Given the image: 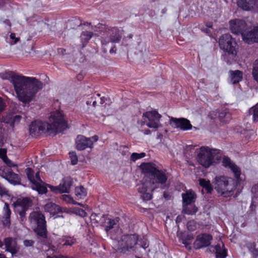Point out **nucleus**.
<instances>
[{
	"label": "nucleus",
	"instance_id": "1",
	"mask_svg": "<svg viewBox=\"0 0 258 258\" xmlns=\"http://www.w3.org/2000/svg\"><path fill=\"white\" fill-rule=\"evenodd\" d=\"M6 79L10 80L19 101L29 103L36 93L43 88V83L35 77L18 75L13 72L6 73Z\"/></svg>",
	"mask_w": 258,
	"mask_h": 258
},
{
	"label": "nucleus",
	"instance_id": "2",
	"mask_svg": "<svg viewBox=\"0 0 258 258\" xmlns=\"http://www.w3.org/2000/svg\"><path fill=\"white\" fill-rule=\"evenodd\" d=\"M52 122L49 123L38 119L31 122L29 126V133L32 138H37L42 134L46 133L48 135H56L61 132L68 127V122L64 116L59 112L51 115Z\"/></svg>",
	"mask_w": 258,
	"mask_h": 258
},
{
	"label": "nucleus",
	"instance_id": "3",
	"mask_svg": "<svg viewBox=\"0 0 258 258\" xmlns=\"http://www.w3.org/2000/svg\"><path fill=\"white\" fill-rule=\"evenodd\" d=\"M25 173L31 184L32 188L37 191L39 194L46 193L47 186L55 194L69 193L73 183V179L70 176H67L62 179L59 185L54 186L45 184L41 179L39 172L35 173L30 168L26 169Z\"/></svg>",
	"mask_w": 258,
	"mask_h": 258
},
{
	"label": "nucleus",
	"instance_id": "4",
	"mask_svg": "<svg viewBox=\"0 0 258 258\" xmlns=\"http://www.w3.org/2000/svg\"><path fill=\"white\" fill-rule=\"evenodd\" d=\"M219 45L224 52L223 55L224 60L227 63H231L237 56L238 49L235 38H233L229 33L222 34L219 39Z\"/></svg>",
	"mask_w": 258,
	"mask_h": 258
},
{
	"label": "nucleus",
	"instance_id": "5",
	"mask_svg": "<svg viewBox=\"0 0 258 258\" xmlns=\"http://www.w3.org/2000/svg\"><path fill=\"white\" fill-rule=\"evenodd\" d=\"M28 219L40 241L43 244H46L48 243L47 231L44 216L40 212L34 211L30 214Z\"/></svg>",
	"mask_w": 258,
	"mask_h": 258
},
{
	"label": "nucleus",
	"instance_id": "6",
	"mask_svg": "<svg viewBox=\"0 0 258 258\" xmlns=\"http://www.w3.org/2000/svg\"><path fill=\"white\" fill-rule=\"evenodd\" d=\"M96 34L101 37L102 45L109 42L118 43L121 39V33L117 27H108L104 24L99 23L96 26Z\"/></svg>",
	"mask_w": 258,
	"mask_h": 258
},
{
	"label": "nucleus",
	"instance_id": "7",
	"mask_svg": "<svg viewBox=\"0 0 258 258\" xmlns=\"http://www.w3.org/2000/svg\"><path fill=\"white\" fill-rule=\"evenodd\" d=\"M222 158L220 150L211 149L207 146H202L197 152V161H214L215 159L220 161Z\"/></svg>",
	"mask_w": 258,
	"mask_h": 258
},
{
	"label": "nucleus",
	"instance_id": "8",
	"mask_svg": "<svg viewBox=\"0 0 258 258\" xmlns=\"http://www.w3.org/2000/svg\"><path fill=\"white\" fill-rule=\"evenodd\" d=\"M138 240V236L136 234L122 235L117 242L115 245L116 250L123 253L134 250Z\"/></svg>",
	"mask_w": 258,
	"mask_h": 258
},
{
	"label": "nucleus",
	"instance_id": "9",
	"mask_svg": "<svg viewBox=\"0 0 258 258\" xmlns=\"http://www.w3.org/2000/svg\"><path fill=\"white\" fill-rule=\"evenodd\" d=\"M213 183L218 192L224 197L229 196L235 189V186L230 184L228 177L224 176H216Z\"/></svg>",
	"mask_w": 258,
	"mask_h": 258
},
{
	"label": "nucleus",
	"instance_id": "10",
	"mask_svg": "<svg viewBox=\"0 0 258 258\" xmlns=\"http://www.w3.org/2000/svg\"><path fill=\"white\" fill-rule=\"evenodd\" d=\"M15 211L19 214L21 221H24L26 218V212L32 205V200L28 198L18 200L13 203Z\"/></svg>",
	"mask_w": 258,
	"mask_h": 258
},
{
	"label": "nucleus",
	"instance_id": "11",
	"mask_svg": "<svg viewBox=\"0 0 258 258\" xmlns=\"http://www.w3.org/2000/svg\"><path fill=\"white\" fill-rule=\"evenodd\" d=\"M229 25L231 32L237 35L240 34L243 39V35L248 30L245 21L240 19L232 20L229 21Z\"/></svg>",
	"mask_w": 258,
	"mask_h": 258
},
{
	"label": "nucleus",
	"instance_id": "12",
	"mask_svg": "<svg viewBox=\"0 0 258 258\" xmlns=\"http://www.w3.org/2000/svg\"><path fill=\"white\" fill-rule=\"evenodd\" d=\"M143 116L148 120L147 125L149 127L158 128L161 126L160 120L161 115L156 110L146 111L143 113Z\"/></svg>",
	"mask_w": 258,
	"mask_h": 258
},
{
	"label": "nucleus",
	"instance_id": "13",
	"mask_svg": "<svg viewBox=\"0 0 258 258\" xmlns=\"http://www.w3.org/2000/svg\"><path fill=\"white\" fill-rule=\"evenodd\" d=\"M168 177V173L166 171L159 170L157 168L150 178V184H164L166 182Z\"/></svg>",
	"mask_w": 258,
	"mask_h": 258
},
{
	"label": "nucleus",
	"instance_id": "14",
	"mask_svg": "<svg viewBox=\"0 0 258 258\" xmlns=\"http://www.w3.org/2000/svg\"><path fill=\"white\" fill-rule=\"evenodd\" d=\"M9 182L14 185L20 184V178L18 174L11 171L10 168L5 167L3 169H0V174Z\"/></svg>",
	"mask_w": 258,
	"mask_h": 258
},
{
	"label": "nucleus",
	"instance_id": "15",
	"mask_svg": "<svg viewBox=\"0 0 258 258\" xmlns=\"http://www.w3.org/2000/svg\"><path fill=\"white\" fill-rule=\"evenodd\" d=\"M76 149L79 151L84 150L87 148L92 149L93 147V141L90 138L83 135H78L76 140Z\"/></svg>",
	"mask_w": 258,
	"mask_h": 258
},
{
	"label": "nucleus",
	"instance_id": "16",
	"mask_svg": "<svg viewBox=\"0 0 258 258\" xmlns=\"http://www.w3.org/2000/svg\"><path fill=\"white\" fill-rule=\"evenodd\" d=\"M243 41L248 44L258 43V25L254 26L243 35Z\"/></svg>",
	"mask_w": 258,
	"mask_h": 258
},
{
	"label": "nucleus",
	"instance_id": "17",
	"mask_svg": "<svg viewBox=\"0 0 258 258\" xmlns=\"http://www.w3.org/2000/svg\"><path fill=\"white\" fill-rule=\"evenodd\" d=\"M212 236L208 234H202L197 237L194 242V246L196 249L207 247L211 244Z\"/></svg>",
	"mask_w": 258,
	"mask_h": 258
},
{
	"label": "nucleus",
	"instance_id": "18",
	"mask_svg": "<svg viewBox=\"0 0 258 258\" xmlns=\"http://www.w3.org/2000/svg\"><path fill=\"white\" fill-rule=\"evenodd\" d=\"M6 246V250L11 252L12 255L18 253L19 247L18 246L16 239L13 237H7L4 240V243Z\"/></svg>",
	"mask_w": 258,
	"mask_h": 258
},
{
	"label": "nucleus",
	"instance_id": "19",
	"mask_svg": "<svg viewBox=\"0 0 258 258\" xmlns=\"http://www.w3.org/2000/svg\"><path fill=\"white\" fill-rule=\"evenodd\" d=\"M171 122H173L177 128H180L183 131L191 130L192 125L189 120L184 118H176L171 117L170 119Z\"/></svg>",
	"mask_w": 258,
	"mask_h": 258
},
{
	"label": "nucleus",
	"instance_id": "20",
	"mask_svg": "<svg viewBox=\"0 0 258 258\" xmlns=\"http://www.w3.org/2000/svg\"><path fill=\"white\" fill-rule=\"evenodd\" d=\"M139 168L145 176L149 177L150 178L157 169L153 162H143L139 166Z\"/></svg>",
	"mask_w": 258,
	"mask_h": 258
},
{
	"label": "nucleus",
	"instance_id": "21",
	"mask_svg": "<svg viewBox=\"0 0 258 258\" xmlns=\"http://www.w3.org/2000/svg\"><path fill=\"white\" fill-rule=\"evenodd\" d=\"M224 245L223 243H219L215 246H211V251L215 252L217 258H225L227 256L226 250L224 248Z\"/></svg>",
	"mask_w": 258,
	"mask_h": 258
},
{
	"label": "nucleus",
	"instance_id": "22",
	"mask_svg": "<svg viewBox=\"0 0 258 258\" xmlns=\"http://www.w3.org/2000/svg\"><path fill=\"white\" fill-rule=\"evenodd\" d=\"M223 166L231 169L234 174V176L237 180L239 182L241 179L240 178L241 170L240 168L234 162H223Z\"/></svg>",
	"mask_w": 258,
	"mask_h": 258
},
{
	"label": "nucleus",
	"instance_id": "23",
	"mask_svg": "<svg viewBox=\"0 0 258 258\" xmlns=\"http://www.w3.org/2000/svg\"><path fill=\"white\" fill-rule=\"evenodd\" d=\"M11 211L10 209L9 205L5 203L3 208V217L2 222L5 226H9L10 224V216Z\"/></svg>",
	"mask_w": 258,
	"mask_h": 258
},
{
	"label": "nucleus",
	"instance_id": "24",
	"mask_svg": "<svg viewBox=\"0 0 258 258\" xmlns=\"http://www.w3.org/2000/svg\"><path fill=\"white\" fill-rule=\"evenodd\" d=\"M254 0H237V6L245 11H250L253 9Z\"/></svg>",
	"mask_w": 258,
	"mask_h": 258
},
{
	"label": "nucleus",
	"instance_id": "25",
	"mask_svg": "<svg viewBox=\"0 0 258 258\" xmlns=\"http://www.w3.org/2000/svg\"><path fill=\"white\" fill-rule=\"evenodd\" d=\"M218 118L221 122L229 123L232 119L231 113L227 109L222 110L219 113Z\"/></svg>",
	"mask_w": 258,
	"mask_h": 258
},
{
	"label": "nucleus",
	"instance_id": "26",
	"mask_svg": "<svg viewBox=\"0 0 258 258\" xmlns=\"http://www.w3.org/2000/svg\"><path fill=\"white\" fill-rule=\"evenodd\" d=\"M231 81L233 84L239 83L242 80L243 73L239 70L230 71Z\"/></svg>",
	"mask_w": 258,
	"mask_h": 258
},
{
	"label": "nucleus",
	"instance_id": "27",
	"mask_svg": "<svg viewBox=\"0 0 258 258\" xmlns=\"http://www.w3.org/2000/svg\"><path fill=\"white\" fill-rule=\"evenodd\" d=\"M94 34L92 31H83L80 35V40L82 43V47L86 46Z\"/></svg>",
	"mask_w": 258,
	"mask_h": 258
},
{
	"label": "nucleus",
	"instance_id": "28",
	"mask_svg": "<svg viewBox=\"0 0 258 258\" xmlns=\"http://www.w3.org/2000/svg\"><path fill=\"white\" fill-rule=\"evenodd\" d=\"M198 208L192 204L183 205V211L184 214L187 215H194L198 211Z\"/></svg>",
	"mask_w": 258,
	"mask_h": 258
},
{
	"label": "nucleus",
	"instance_id": "29",
	"mask_svg": "<svg viewBox=\"0 0 258 258\" xmlns=\"http://www.w3.org/2000/svg\"><path fill=\"white\" fill-rule=\"evenodd\" d=\"M183 205L192 204L194 201L195 195L194 192L192 191H188L186 194H183Z\"/></svg>",
	"mask_w": 258,
	"mask_h": 258
},
{
	"label": "nucleus",
	"instance_id": "30",
	"mask_svg": "<svg viewBox=\"0 0 258 258\" xmlns=\"http://www.w3.org/2000/svg\"><path fill=\"white\" fill-rule=\"evenodd\" d=\"M44 208L45 211L51 213H55L60 211V207L52 202L47 203L44 206Z\"/></svg>",
	"mask_w": 258,
	"mask_h": 258
},
{
	"label": "nucleus",
	"instance_id": "31",
	"mask_svg": "<svg viewBox=\"0 0 258 258\" xmlns=\"http://www.w3.org/2000/svg\"><path fill=\"white\" fill-rule=\"evenodd\" d=\"M100 95L98 93L94 95L93 96L89 99V100L87 101L86 104L89 105H91L92 103V105L94 107H95L97 104V102L98 100H100V103L101 104H103L104 103V100L103 98H101L100 97Z\"/></svg>",
	"mask_w": 258,
	"mask_h": 258
},
{
	"label": "nucleus",
	"instance_id": "32",
	"mask_svg": "<svg viewBox=\"0 0 258 258\" xmlns=\"http://www.w3.org/2000/svg\"><path fill=\"white\" fill-rule=\"evenodd\" d=\"M249 114L252 116L253 122H258V103L249 109Z\"/></svg>",
	"mask_w": 258,
	"mask_h": 258
},
{
	"label": "nucleus",
	"instance_id": "33",
	"mask_svg": "<svg viewBox=\"0 0 258 258\" xmlns=\"http://www.w3.org/2000/svg\"><path fill=\"white\" fill-rule=\"evenodd\" d=\"M199 181V184L201 186L205 188L208 192H211L213 188L209 180H206L204 178H200Z\"/></svg>",
	"mask_w": 258,
	"mask_h": 258
},
{
	"label": "nucleus",
	"instance_id": "34",
	"mask_svg": "<svg viewBox=\"0 0 258 258\" xmlns=\"http://www.w3.org/2000/svg\"><path fill=\"white\" fill-rule=\"evenodd\" d=\"M251 75L253 80L258 84V59L252 64Z\"/></svg>",
	"mask_w": 258,
	"mask_h": 258
},
{
	"label": "nucleus",
	"instance_id": "35",
	"mask_svg": "<svg viewBox=\"0 0 258 258\" xmlns=\"http://www.w3.org/2000/svg\"><path fill=\"white\" fill-rule=\"evenodd\" d=\"M148 184H150L149 182H145L141 184H139L138 188V191L139 192L143 194L144 192L147 191L148 190H153L154 188H149L148 187Z\"/></svg>",
	"mask_w": 258,
	"mask_h": 258
},
{
	"label": "nucleus",
	"instance_id": "36",
	"mask_svg": "<svg viewBox=\"0 0 258 258\" xmlns=\"http://www.w3.org/2000/svg\"><path fill=\"white\" fill-rule=\"evenodd\" d=\"M108 220L107 224L105 225V231L107 233L112 228H113L115 225L117 224L118 222L119 218H116L114 219H108Z\"/></svg>",
	"mask_w": 258,
	"mask_h": 258
},
{
	"label": "nucleus",
	"instance_id": "37",
	"mask_svg": "<svg viewBox=\"0 0 258 258\" xmlns=\"http://www.w3.org/2000/svg\"><path fill=\"white\" fill-rule=\"evenodd\" d=\"M75 194L76 196L80 199L84 198L87 195L86 189L82 186H80L76 188Z\"/></svg>",
	"mask_w": 258,
	"mask_h": 258
},
{
	"label": "nucleus",
	"instance_id": "38",
	"mask_svg": "<svg viewBox=\"0 0 258 258\" xmlns=\"http://www.w3.org/2000/svg\"><path fill=\"white\" fill-rule=\"evenodd\" d=\"M61 242L64 243L62 244L63 246L69 245L72 246L76 242V239L74 237L64 236L61 239Z\"/></svg>",
	"mask_w": 258,
	"mask_h": 258
},
{
	"label": "nucleus",
	"instance_id": "39",
	"mask_svg": "<svg viewBox=\"0 0 258 258\" xmlns=\"http://www.w3.org/2000/svg\"><path fill=\"white\" fill-rule=\"evenodd\" d=\"M146 154L144 152L140 153H133L131 156V161H136L137 160L143 158L146 156Z\"/></svg>",
	"mask_w": 258,
	"mask_h": 258
},
{
	"label": "nucleus",
	"instance_id": "40",
	"mask_svg": "<svg viewBox=\"0 0 258 258\" xmlns=\"http://www.w3.org/2000/svg\"><path fill=\"white\" fill-rule=\"evenodd\" d=\"M194 238L192 235H187L185 237L182 238V242L185 245L187 248H190V243L188 242V240H190Z\"/></svg>",
	"mask_w": 258,
	"mask_h": 258
},
{
	"label": "nucleus",
	"instance_id": "41",
	"mask_svg": "<svg viewBox=\"0 0 258 258\" xmlns=\"http://www.w3.org/2000/svg\"><path fill=\"white\" fill-rule=\"evenodd\" d=\"M7 151L6 149L1 148L0 149V158H1L3 161H11L7 156Z\"/></svg>",
	"mask_w": 258,
	"mask_h": 258
},
{
	"label": "nucleus",
	"instance_id": "42",
	"mask_svg": "<svg viewBox=\"0 0 258 258\" xmlns=\"http://www.w3.org/2000/svg\"><path fill=\"white\" fill-rule=\"evenodd\" d=\"M187 228L189 231H195L197 228L196 222L194 220L188 221L187 223Z\"/></svg>",
	"mask_w": 258,
	"mask_h": 258
},
{
	"label": "nucleus",
	"instance_id": "43",
	"mask_svg": "<svg viewBox=\"0 0 258 258\" xmlns=\"http://www.w3.org/2000/svg\"><path fill=\"white\" fill-rule=\"evenodd\" d=\"M138 244L144 249L149 246V243L147 239L144 237L139 240Z\"/></svg>",
	"mask_w": 258,
	"mask_h": 258
},
{
	"label": "nucleus",
	"instance_id": "44",
	"mask_svg": "<svg viewBox=\"0 0 258 258\" xmlns=\"http://www.w3.org/2000/svg\"><path fill=\"white\" fill-rule=\"evenodd\" d=\"M120 152H121V154L123 156L128 155V148L126 146L121 145L120 146L118 149Z\"/></svg>",
	"mask_w": 258,
	"mask_h": 258
},
{
	"label": "nucleus",
	"instance_id": "45",
	"mask_svg": "<svg viewBox=\"0 0 258 258\" xmlns=\"http://www.w3.org/2000/svg\"><path fill=\"white\" fill-rule=\"evenodd\" d=\"M70 22L72 23L71 25H73L74 24H75L73 28H75V26L78 27L82 25V21L77 17L74 18Z\"/></svg>",
	"mask_w": 258,
	"mask_h": 258
},
{
	"label": "nucleus",
	"instance_id": "46",
	"mask_svg": "<svg viewBox=\"0 0 258 258\" xmlns=\"http://www.w3.org/2000/svg\"><path fill=\"white\" fill-rule=\"evenodd\" d=\"M249 251L251 253L252 257L254 258H258V249L255 247V245H253L249 248Z\"/></svg>",
	"mask_w": 258,
	"mask_h": 258
},
{
	"label": "nucleus",
	"instance_id": "47",
	"mask_svg": "<svg viewBox=\"0 0 258 258\" xmlns=\"http://www.w3.org/2000/svg\"><path fill=\"white\" fill-rule=\"evenodd\" d=\"M71 161H78V157L75 152H70L69 153Z\"/></svg>",
	"mask_w": 258,
	"mask_h": 258
},
{
	"label": "nucleus",
	"instance_id": "48",
	"mask_svg": "<svg viewBox=\"0 0 258 258\" xmlns=\"http://www.w3.org/2000/svg\"><path fill=\"white\" fill-rule=\"evenodd\" d=\"M142 197L144 201H148L152 199V195L150 192L146 191L143 194Z\"/></svg>",
	"mask_w": 258,
	"mask_h": 258
},
{
	"label": "nucleus",
	"instance_id": "49",
	"mask_svg": "<svg viewBox=\"0 0 258 258\" xmlns=\"http://www.w3.org/2000/svg\"><path fill=\"white\" fill-rule=\"evenodd\" d=\"M34 243V241L32 240H25L23 241L24 245L26 247L33 246Z\"/></svg>",
	"mask_w": 258,
	"mask_h": 258
},
{
	"label": "nucleus",
	"instance_id": "50",
	"mask_svg": "<svg viewBox=\"0 0 258 258\" xmlns=\"http://www.w3.org/2000/svg\"><path fill=\"white\" fill-rule=\"evenodd\" d=\"M10 38L12 40H14L13 42H14V44L17 43L19 41V40H20L19 37H16V34L14 33H12L10 34Z\"/></svg>",
	"mask_w": 258,
	"mask_h": 258
},
{
	"label": "nucleus",
	"instance_id": "51",
	"mask_svg": "<svg viewBox=\"0 0 258 258\" xmlns=\"http://www.w3.org/2000/svg\"><path fill=\"white\" fill-rule=\"evenodd\" d=\"M5 106V103L2 98L0 97V113L4 110Z\"/></svg>",
	"mask_w": 258,
	"mask_h": 258
},
{
	"label": "nucleus",
	"instance_id": "52",
	"mask_svg": "<svg viewBox=\"0 0 258 258\" xmlns=\"http://www.w3.org/2000/svg\"><path fill=\"white\" fill-rule=\"evenodd\" d=\"M77 213L80 216L82 217H85L87 216V213L82 209H79Z\"/></svg>",
	"mask_w": 258,
	"mask_h": 258
},
{
	"label": "nucleus",
	"instance_id": "53",
	"mask_svg": "<svg viewBox=\"0 0 258 258\" xmlns=\"http://www.w3.org/2000/svg\"><path fill=\"white\" fill-rule=\"evenodd\" d=\"M21 116L19 115H15L14 118H13V123H15V122H19L21 120Z\"/></svg>",
	"mask_w": 258,
	"mask_h": 258
},
{
	"label": "nucleus",
	"instance_id": "54",
	"mask_svg": "<svg viewBox=\"0 0 258 258\" xmlns=\"http://www.w3.org/2000/svg\"><path fill=\"white\" fill-rule=\"evenodd\" d=\"M62 198L63 200L66 201L67 202H70L71 201L73 202V200L72 199V198L70 197L69 195H63Z\"/></svg>",
	"mask_w": 258,
	"mask_h": 258
},
{
	"label": "nucleus",
	"instance_id": "55",
	"mask_svg": "<svg viewBox=\"0 0 258 258\" xmlns=\"http://www.w3.org/2000/svg\"><path fill=\"white\" fill-rule=\"evenodd\" d=\"M212 163V162H201V165L205 168H207L211 165Z\"/></svg>",
	"mask_w": 258,
	"mask_h": 258
},
{
	"label": "nucleus",
	"instance_id": "56",
	"mask_svg": "<svg viewBox=\"0 0 258 258\" xmlns=\"http://www.w3.org/2000/svg\"><path fill=\"white\" fill-rule=\"evenodd\" d=\"M116 50V47L115 45H113V46H112L111 49L109 50V52L111 54L115 53Z\"/></svg>",
	"mask_w": 258,
	"mask_h": 258
},
{
	"label": "nucleus",
	"instance_id": "57",
	"mask_svg": "<svg viewBox=\"0 0 258 258\" xmlns=\"http://www.w3.org/2000/svg\"><path fill=\"white\" fill-rule=\"evenodd\" d=\"M98 215L96 213H93L92 214V215H91V220H95L96 221V222H98V220L96 219V218L97 217Z\"/></svg>",
	"mask_w": 258,
	"mask_h": 258
},
{
	"label": "nucleus",
	"instance_id": "58",
	"mask_svg": "<svg viewBox=\"0 0 258 258\" xmlns=\"http://www.w3.org/2000/svg\"><path fill=\"white\" fill-rule=\"evenodd\" d=\"M91 140L93 141V143L94 142H96L98 140V137L97 135H95L93 136L92 138H90Z\"/></svg>",
	"mask_w": 258,
	"mask_h": 258
},
{
	"label": "nucleus",
	"instance_id": "59",
	"mask_svg": "<svg viewBox=\"0 0 258 258\" xmlns=\"http://www.w3.org/2000/svg\"><path fill=\"white\" fill-rule=\"evenodd\" d=\"M253 9H255L258 11V0H254Z\"/></svg>",
	"mask_w": 258,
	"mask_h": 258
},
{
	"label": "nucleus",
	"instance_id": "60",
	"mask_svg": "<svg viewBox=\"0 0 258 258\" xmlns=\"http://www.w3.org/2000/svg\"><path fill=\"white\" fill-rule=\"evenodd\" d=\"M222 161H231L229 157L224 156L223 157Z\"/></svg>",
	"mask_w": 258,
	"mask_h": 258
},
{
	"label": "nucleus",
	"instance_id": "61",
	"mask_svg": "<svg viewBox=\"0 0 258 258\" xmlns=\"http://www.w3.org/2000/svg\"><path fill=\"white\" fill-rule=\"evenodd\" d=\"M7 165L9 166V167H10L11 166H15V165L13 164L12 163V162H5Z\"/></svg>",
	"mask_w": 258,
	"mask_h": 258
},
{
	"label": "nucleus",
	"instance_id": "62",
	"mask_svg": "<svg viewBox=\"0 0 258 258\" xmlns=\"http://www.w3.org/2000/svg\"><path fill=\"white\" fill-rule=\"evenodd\" d=\"M144 133L146 135H149V134H150L151 133V131L149 129L145 130V132H144Z\"/></svg>",
	"mask_w": 258,
	"mask_h": 258
},
{
	"label": "nucleus",
	"instance_id": "63",
	"mask_svg": "<svg viewBox=\"0 0 258 258\" xmlns=\"http://www.w3.org/2000/svg\"><path fill=\"white\" fill-rule=\"evenodd\" d=\"M206 26L208 28H211L212 26V24L211 23H208L206 24Z\"/></svg>",
	"mask_w": 258,
	"mask_h": 258
},
{
	"label": "nucleus",
	"instance_id": "64",
	"mask_svg": "<svg viewBox=\"0 0 258 258\" xmlns=\"http://www.w3.org/2000/svg\"><path fill=\"white\" fill-rule=\"evenodd\" d=\"M0 258H7V257L6 256V255L4 254L0 253Z\"/></svg>",
	"mask_w": 258,
	"mask_h": 258
}]
</instances>
